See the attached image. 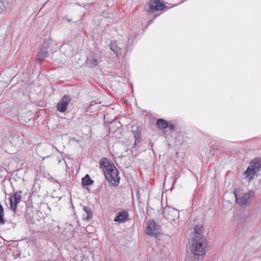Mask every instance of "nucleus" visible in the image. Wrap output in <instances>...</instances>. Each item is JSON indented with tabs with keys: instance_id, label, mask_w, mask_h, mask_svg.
Instances as JSON below:
<instances>
[{
	"instance_id": "a211bd4d",
	"label": "nucleus",
	"mask_w": 261,
	"mask_h": 261,
	"mask_svg": "<svg viewBox=\"0 0 261 261\" xmlns=\"http://www.w3.org/2000/svg\"><path fill=\"white\" fill-rule=\"evenodd\" d=\"M94 182L88 174H86L84 177L82 179V184L83 186H90Z\"/></svg>"
},
{
	"instance_id": "9d476101",
	"label": "nucleus",
	"mask_w": 261,
	"mask_h": 261,
	"mask_svg": "<svg viewBox=\"0 0 261 261\" xmlns=\"http://www.w3.org/2000/svg\"><path fill=\"white\" fill-rule=\"evenodd\" d=\"M9 140L10 144L15 148L16 151L21 149L23 145V141L20 137L17 135L10 136Z\"/></svg>"
},
{
	"instance_id": "39448f33",
	"label": "nucleus",
	"mask_w": 261,
	"mask_h": 261,
	"mask_svg": "<svg viewBox=\"0 0 261 261\" xmlns=\"http://www.w3.org/2000/svg\"><path fill=\"white\" fill-rule=\"evenodd\" d=\"M234 194L236 202L241 206L248 204L255 195L254 192L252 190L244 193L242 196H240L237 194L236 191L234 192Z\"/></svg>"
},
{
	"instance_id": "dca6fc26",
	"label": "nucleus",
	"mask_w": 261,
	"mask_h": 261,
	"mask_svg": "<svg viewBox=\"0 0 261 261\" xmlns=\"http://www.w3.org/2000/svg\"><path fill=\"white\" fill-rule=\"evenodd\" d=\"M156 125L160 129H164L168 127V122L164 119H159L156 122Z\"/></svg>"
},
{
	"instance_id": "b1692460",
	"label": "nucleus",
	"mask_w": 261,
	"mask_h": 261,
	"mask_svg": "<svg viewBox=\"0 0 261 261\" xmlns=\"http://www.w3.org/2000/svg\"><path fill=\"white\" fill-rule=\"evenodd\" d=\"M89 62H90V61H89V59H88V60H87V64H89Z\"/></svg>"
},
{
	"instance_id": "aec40b11",
	"label": "nucleus",
	"mask_w": 261,
	"mask_h": 261,
	"mask_svg": "<svg viewBox=\"0 0 261 261\" xmlns=\"http://www.w3.org/2000/svg\"><path fill=\"white\" fill-rule=\"evenodd\" d=\"M91 64L93 65L94 67L98 65V60L97 59H94L92 60Z\"/></svg>"
},
{
	"instance_id": "f03ea898",
	"label": "nucleus",
	"mask_w": 261,
	"mask_h": 261,
	"mask_svg": "<svg viewBox=\"0 0 261 261\" xmlns=\"http://www.w3.org/2000/svg\"><path fill=\"white\" fill-rule=\"evenodd\" d=\"M164 218L173 225L176 224L179 222V212L174 208L165 207L163 212Z\"/></svg>"
},
{
	"instance_id": "9b49d317",
	"label": "nucleus",
	"mask_w": 261,
	"mask_h": 261,
	"mask_svg": "<svg viewBox=\"0 0 261 261\" xmlns=\"http://www.w3.org/2000/svg\"><path fill=\"white\" fill-rule=\"evenodd\" d=\"M132 132L133 134L135 140L133 148H136L137 146H139V144L141 141V128L139 126H132Z\"/></svg>"
},
{
	"instance_id": "0eeeda50",
	"label": "nucleus",
	"mask_w": 261,
	"mask_h": 261,
	"mask_svg": "<svg viewBox=\"0 0 261 261\" xmlns=\"http://www.w3.org/2000/svg\"><path fill=\"white\" fill-rule=\"evenodd\" d=\"M21 193V191H18L13 193V195L9 198L11 209L14 212H15L17 208V204L19 203L21 200V196L20 195Z\"/></svg>"
},
{
	"instance_id": "6e6552de",
	"label": "nucleus",
	"mask_w": 261,
	"mask_h": 261,
	"mask_svg": "<svg viewBox=\"0 0 261 261\" xmlns=\"http://www.w3.org/2000/svg\"><path fill=\"white\" fill-rule=\"evenodd\" d=\"M71 100V97L68 95H65L60 100L57 105L58 111L63 113L67 110V106Z\"/></svg>"
},
{
	"instance_id": "7ed1b4c3",
	"label": "nucleus",
	"mask_w": 261,
	"mask_h": 261,
	"mask_svg": "<svg viewBox=\"0 0 261 261\" xmlns=\"http://www.w3.org/2000/svg\"><path fill=\"white\" fill-rule=\"evenodd\" d=\"M104 174L107 180L112 185L118 186L119 185L120 180V177H119V172L115 166L105 171Z\"/></svg>"
},
{
	"instance_id": "393cba45",
	"label": "nucleus",
	"mask_w": 261,
	"mask_h": 261,
	"mask_svg": "<svg viewBox=\"0 0 261 261\" xmlns=\"http://www.w3.org/2000/svg\"><path fill=\"white\" fill-rule=\"evenodd\" d=\"M152 21H153V20H151L150 21L149 24H150V23H151L152 22Z\"/></svg>"
},
{
	"instance_id": "423d86ee",
	"label": "nucleus",
	"mask_w": 261,
	"mask_h": 261,
	"mask_svg": "<svg viewBox=\"0 0 261 261\" xmlns=\"http://www.w3.org/2000/svg\"><path fill=\"white\" fill-rule=\"evenodd\" d=\"M148 7L147 11L151 13L163 10L166 6L161 3L160 0H150L148 3Z\"/></svg>"
},
{
	"instance_id": "f3484780",
	"label": "nucleus",
	"mask_w": 261,
	"mask_h": 261,
	"mask_svg": "<svg viewBox=\"0 0 261 261\" xmlns=\"http://www.w3.org/2000/svg\"><path fill=\"white\" fill-rule=\"evenodd\" d=\"M83 210L85 213V214L83 215L84 219L89 221L90 219H91L93 217V213L91 209L88 206H85L83 207Z\"/></svg>"
},
{
	"instance_id": "1a4fd4ad",
	"label": "nucleus",
	"mask_w": 261,
	"mask_h": 261,
	"mask_svg": "<svg viewBox=\"0 0 261 261\" xmlns=\"http://www.w3.org/2000/svg\"><path fill=\"white\" fill-rule=\"evenodd\" d=\"M160 227L153 220L148 222L147 227V234L150 236H156L159 232Z\"/></svg>"
},
{
	"instance_id": "4468645a",
	"label": "nucleus",
	"mask_w": 261,
	"mask_h": 261,
	"mask_svg": "<svg viewBox=\"0 0 261 261\" xmlns=\"http://www.w3.org/2000/svg\"><path fill=\"white\" fill-rule=\"evenodd\" d=\"M110 48L115 54L117 57H119L121 55V48L118 46L116 42L112 41L110 45Z\"/></svg>"
},
{
	"instance_id": "f8f14e48",
	"label": "nucleus",
	"mask_w": 261,
	"mask_h": 261,
	"mask_svg": "<svg viewBox=\"0 0 261 261\" xmlns=\"http://www.w3.org/2000/svg\"><path fill=\"white\" fill-rule=\"evenodd\" d=\"M128 214L127 212L122 211L117 214V216L114 219V221L119 223L124 222L128 220Z\"/></svg>"
},
{
	"instance_id": "4be33fe9",
	"label": "nucleus",
	"mask_w": 261,
	"mask_h": 261,
	"mask_svg": "<svg viewBox=\"0 0 261 261\" xmlns=\"http://www.w3.org/2000/svg\"><path fill=\"white\" fill-rule=\"evenodd\" d=\"M168 128L171 130H174L175 129V127L174 124H169L168 123Z\"/></svg>"
},
{
	"instance_id": "20e7f679",
	"label": "nucleus",
	"mask_w": 261,
	"mask_h": 261,
	"mask_svg": "<svg viewBox=\"0 0 261 261\" xmlns=\"http://www.w3.org/2000/svg\"><path fill=\"white\" fill-rule=\"evenodd\" d=\"M261 165L259 162L252 161L244 172L245 177L249 178V180L253 179L254 176L259 171Z\"/></svg>"
},
{
	"instance_id": "ddd939ff",
	"label": "nucleus",
	"mask_w": 261,
	"mask_h": 261,
	"mask_svg": "<svg viewBox=\"0 0 261 261\" xmlns=\"http://www.w3.org/2000/svg\"><path fill=\"white\" fill-rule=\"evenodd\" d=\"M47 56V50L45 49L40 48V51L36 56V63L39 65L41 64V62Z\"/></svg>"
},
{
	"instance_id": "412c9836",
	"label": "nucleus",
	"mask_w": 261,
	"mask_h": 261,
	"mask_svg": "<svg viewBox=\"0 0 261 261\" xmlns=\"http://www.w3.org/2000/svg\"><path fill=\"white\" fill-rule=\"evenodd\" d=\"M5 9V6L3 3L0 0V12L4 11Z\"/></svg>"
},
{
	"instance_id": "5701e85b",
	"label": "nucleus",
	"mask_w": 261,
	"mask_h": 261,
	"mask_svg": "<svg viewBox=\"0 0 261 261\" xmlns=\"http://www.w3.org/2000/svg\"><path fill=\"white\" fill-rule=\"evenodd\" d=\"M72 139L73 141H75V142H78L77 140H76L75 138H73Z\"/></svg>"
},
{
	"instance_id": "f257e3e1",
	"label": "nucleus",
	"mask_w": 261,
	"mask_h": 261,
	"mask_svg": "<svg viewBox=\"0 0 261 261\" xmlns=\"http://www.w3.org/2000/svg\"><path fill=\"white\" fill-rule=\"evenodd\" d=\"M204 230L203 227L201 225H197L194 227V231L196 233L195 236L192 240V245L190 246V249L192 253L196 256L197 258L200 257H203L205 254L206 240L205 238L201 234Z\"/></svg>"
},
{
	"instance_id": "6ab92c4d",
	"label": "nucleus",
	"mask_w": 261,
	"mask_h": 261,
	"mask_svg": "<svg viewBox=\"0 0 261 261\" xmlns=\"http://www.w3.org/2000/svg\"><path fill=\"white\" fill-rule=\"evenodd\" d=\"M50 44V41L49 40H45L43 42L41 48H42V49L45 48L47 50V48L49 47Z\"/></svg>"
},
{
	"instance_id": "2eb2a0df",
	"label": "nucleus",
	"mask_w": 261,
	"mask_h": 261,
	"mask_svg": "<svg viewBox=\"0 0 261 261\" xmlns=\"http://www.w3.org/2000/svg\"><path fill=\"white\" fill-rule=\"evenodd\" d=\"M99 165L100 168L103 167V172H105V171H107V169H109L111 168L113 166H114V165L113 164H111L108 161L107 158H103L101 159L99 163Z\"/></svg>"
}]
</instances>
